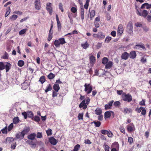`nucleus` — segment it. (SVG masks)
Instances as JSON below:
<instances>
[{
  "mask_svg": "<svg viewBox=\"0 0 151 151\" xmlns=\"http://www.w3.org/2000/svg\"><path fill=\"white\" fill-rule=\"evenodd\" d=\"M127 130L129 132L134 131L135 130V127L133 123H131L127 126Z\"/></svg>",
  "mask_w": 151,
  "mask_h": 151,
  "instance_id": "6",
  "label": "nucleus"
},
{
  "mask_svg": "<svg viewBox=\"0 0 151 151\" xmlns=\"http://www.w3.org/2000/svg\"><path fill=\"white\" fill-rule=\"evenodd\" d=\"M135 25L137 27H141L142 26V24L140 23L137 22L135 24Z\"/></svg>",
  "mask_w": 151,
  "mask_h": 151,
  "instance_id": "58",
  "label": "nucleus"
},
{
  "mask_svg": "<svg viewBox=\"0 0 151 151\" xmlns=\"http://www.w3.org/2000/svg\"><path fill=\"white\" fill-rule=\"evenodd\" d=\"M27 30L26 29H23L19 32V35H22L24 34Z\"/></svg>",
  "mask_w": 151,
  "mask_h": 151,
  "instance_id": "46",
  "label": "nucleus"
},
{
  "mask_svg": "<svg viewBox=\"0 0 151 151\" xmlns=\"http://www.w3.org/2000/svg\"><path fill=\"white\" fill-rule=\"evenodd\" d=\"M58 30L60 31L61 29V26L60 22H57Z\"/></svg>",
  "mask_w": 151,
  "mask_h": 151,
  "instance_id": "57",
  "label": "nucleus"
},
{
  "mask_svg": "<svg viewBox=\"0 0 151 151\" xmlns=\"http://www.w3.org/2000/svg\"><path fill=\"white\" fill-rule=\"evenodd\" d=\"M24 62L22 60H19L18 62V65L19 66L22 67L24 65Z\"/></svg>",
  "mask_w": 151,
  "mask_h": 151,
  "instance_id": "42",
  "label": "nucleus"
},
{
  "mask_svg": "<svg viewBox=\"0 0 151 151\" xmlns=\"http://www.w3.org/2000/svg\"><path fill=\"white\" fill-rule=\"evenodd\" d=\"M112 62L111 61H109L106 64L105 66L106 68L107 69H109L112 67Z\"/></svg>",
  "mask_w": 151,
  "mask_h": 151,
  "instance_id": "23",
  "label": "nucleus"
},
{
  "mask_svg": "<svg viewBox=\"0 0 151 151\" xmlns=\"http://www.w3.org/2000/svg\"><path fill=\"white\" fill-rule=\"evenodd\" d=\"M42 134L41 132H38L37 133V137L38 138H41L42 137Z\"/></svg>",
  "mask_w": 151,
  "mask_h": 151,
  "instance_id": "59",
  "label": "nucleus"
},
{
  "mask_svg": "<svg viewBox=\"0 0 151 151\" xmlns=\"http://www.w3.org/2000/svg\"><path fill=\"white\" fill-rule=\"evenodd\" d=\"M34 3L35 9L38 10L40 9L41 7L40 0H35Z\"/></svg>",
  "mask_w": 151,
  "mask_h": 151,
  "instance_id": "7",
  "label": "nucleus"
},
{
  "mask_svg": "<svg viewBox=\"0 0 151 151\" xmlns=\"http://www.w3.org/2000/svg\"><path fill=\"white\" fill-rule=\"evenodd\" d=\"M84 86L85 87L84 91L87 94H89L91 93L92 90V86L90 84L86 83Z\"/></svg>",
  "mask_w": 151,
  "mask_h": 151,
  "instance_id": "3",
  "label": "nucleus"
},
{
  "mask_svg": "<svg viewBox=\"0 0 151 151\" xmlns=\"http://www.w3.org/2000/svg\"><path fill=\"white\" fill-rule=\"evenodd\" d=\"M133 27L132 25V22H129L128 24L127 27V32L130 34H133Z\"/></svg>",
  "mask_w": 151,
  "mask_h": 151,
  "instance_id": "4",
  "label": "nucleus"
},
{
  "mask_svg": "<svg viewBox=\"0 0 151 151\" xmlns=\"http://www.w3.org/2000/svg\"><path fill=\"white\" fill-rule=\"evenodd\" d=\"M111 37L109 36H107L106 37L105 39V42L108 43L111 40Z\"/></svg>",
  "mask_w": 151,
  "mask_h": 151,
  "instance_id": "44",
  "label": "nucleus"
},
{
  "mask_svg": "<svg viewBox=\"0 0 151 151\" xmlns=\"http://www.w3.org/2000/svg\"><path fill=\"white\" fill-rule=\"evenodd\" d=\"M129 56V54L127 52H125L122 54L121 57L122 59L126 60L127 59Z\"/></svg>",
  "mask_w": 151,
  "mask_h": 151,
  "instance_id": "13",
  "label": "nucleus"
},
{
  "mask_svg": "<svg viewBox=\"0 0 151 151\" xmlns=\"http://www.w3.org/2000/svg\"><path fill=\"white\" fill-rule=\"evenodd\" d=\"M104 150L105 151H109L110 148L107 145H105L104 146Z\"/></svg>",
  "mask_w": 151,
  "mask_h": 151,
  "instance_id": "63",
  "label": "nucleus"
},
{
  "mask_svg": "<svg viewBox=\"0 0 151 151\" xmlns=\"http://www.w3.org/2000/svg\"><path fill=\"white\" fill-rule=\"evenodd\" d=\"M108 130H102L101 131V133L103 134H107Z\"/></svg>",
  "mask_w": 151,
  "mask_h": 151,
  "instance_id": "61",
  "label": "nucleus"
},
{
  "mask_svg": "<svg viewBox=\"0 0 151 151\" xmlns=\"http://www.w3.org/2000/svg\"><path fill=\"white\" fill-rule=\"evenodd\" d=\"M93 123L95 124V126L96 127H99L101 124V122L99 121H94Z\"/></svg>",
  "mask_w": 151,
  "mask_h": 151,
  "instance_id": "47",
  "label": "nucleus"
},
{
  "mask_svg": "<svg viewBox=\"0 0 151 151\" xmlns=\"http://www.w3.org/2000/svg\"><path fill=\"white\" fill-rule=\"evenodd\" d=\"M141 108L142 109L141 110V114L143 115H145L146 113V110L145 109L142 107H141Z\"/></svg>",
  "mask_w": 151,
  "mask_h": 151,
  "instance_id": "52",
  "label": "nucleus"
},
{
  "mask_svg": "<svg viewBox=\"0 0 151 151\" xmlns=\"http://www.w3.org/2000/svg\"><path fill=\"white\" fill-rule=\"evenodd\" d=\"M11 66V65L9 62H7L6 64L5 65V68L6 72H7L9 70Z\"/></svg>",
  "mask_w": 151,
  "mask_h": 151,
  "instance_id": "24",
  "label": "nucleus"
},
{
  "mask_svg": "<svg viewBox=\"0 0 151 151\" xmlns=\"http://www.w3.org/2000/svg\"><path fill=\"white\" fill-rule=\"evenodd\" d=\"M128 141L130 144H132L133 142V139L132 137H128Z\"/></svg>",
  "mask_w": 151,
  "mask_h": 151,
  "instance_id": "60",
  "label": "nucleus"
},
{
  "mask_svg": "<svg viewBox=\"0 0 151 151\" xmlns=\"http://www.w3.org/2000/svg\"><path fill=\"white\" fill-rule=\"evenodd\" d=\"M132 112V109L130 108L126 107L124 108V113L125 114H129Z\"/></svg>",
  "mask_w": 151,
  "mask_h": 151,
  "instance_id": "29",
  "label": "nucleus"
},
{
  "mask_svg": "<svg viewBox=\"0 0 151 151\" xmlns=\"http://www.w3.org/2000/svg\"><path fill=\"white\" fill-rule=\"evenodd\" d=\"M15 139V138L14 139L12 137H7L6 139V143H10Z\"/></svg>",
  "mask_w": 151,
  "mask_h": 151,
  "instance_id": "25",
  "label": "nucleus"
},
{
  "mask_svg": "<svg viewBox=\"0 0 151 151\" xmlns=\"http://www.w3.org/2000/svg\"><path fill=\"white\" fill-rule=\"evenodd\" d=\"M46 9L49 13L51 15L53 11L52 4L50 3H47L46 4Z\"/></svg>",
  "mask_w": 151,
  "mask_h": 151,
  "instance_id": "5",
  "label": "nucleus"
},
{
  "mask_svg": "<svg viewBox=\"0 0 151 151\" xmlns=\"http://www.w3.org/2000/svg\"><path fill=\"white\" fill-rule=\"evenodd\" d=\"M55 75L54 74L50 73L49 75L48 76V78L50 79H52L54 78Z\"/></svg>",
  "mask_w": 151,
  "mask_h": 151,
  "instance_id": "45",
  "label": "nucleus"
},
{
  "mask_svg": "<svg viewBox=\"0 0 151 151\" xmlns=\"http://www.w3.org/2000/svg\"><path fill=\"white\" fill-rule=\"evenodd\" d=\"M90 63L93 65L96 62L95 58L93 55H91L90 57Z\"/></svg>",
  "mask_w": 151,
  "mask_h": 151,
  "instance_id": "17",
  "label": "nucleus"
},
{
  "mask_svg": "<svg viewBox=\"0 0 151 151\" xmlns=\"http://www.w3.org/2000/svg\"><path fill=\"white\" fill-rule=\"evenodd\" d=\"M36 136V134L35 133H34L28 135L27 138L28 139L33 141L35 139Z\"/></svg>",
  "mask_w": 151,
  "mask_h": 151,
  "instance_id": "11",
  "label": "nucleus"
},
{
  "mask_svg": "<svg viewBox=\"0 0 151 151\" xmlns=\"http://www.w3.org/2000/svg\"><path fill=\"white\" fill-rule=\"evenodd\" d=\"M52 32H50V30L49 31L48 37L47 40L49 41H50L52 38Z\"/></svg>",
  "mask_w": 151,
  "mask_h": 151,
  "instance_id": "38",
  "label": "nucleus"
},
{
  "mask_svg": "<svg viewBox=\"0 0 151 151\" xmlns=\"http://www.w3.org/2000/svg\"><path fill=\"white\" fill-rule=\"evenodd\" d=\"M146 19L148 22H151V15H148Z\"/></svg>",
  "mask_w": 151,
  "mask_h": 151,
  "instance_id": "64",
  "label": "nucleus"
},
{
  "mask_svg": "<svg viewBox=\"0 0 151 151\" xmlns=\"http://www.w3.org/2000/svg\"><path fill=\"white\" fill-rule=\"evenodd\" d=\"M114 102V101L112 100L110 101L108 104H107L105 105V108L106 110H107L110 109L111 108V106H112V104Z\"/></svg>",
  "mask_w": 151,
  "mask_h": 151,
  "instance_id": "16",
  "label": "nucleus"
},
{
  "mask_svg": "<svg viewBox=\"0 0 151 151\" xmlns=\"http://www.w3.org/2000/svg\"><path fill=\"white\" fill-rule=\"evenodd\" d=\"M60 44L63 45L66 43L64 38H60L58 39Z\"/></svg>",
  "mask_w": 151,
  "mask_h": 151,
  "instance_id": "36",
  "label": "nucleus"
},
{
  "mask_svg": "<svg viewBox=\"0 0 151 151\" xmlns=\"http://www.w3.org/2000/svg\"><path fill=\"white\" fill-rule=\"evenodd\" d=\"M130 58L131 59H134L135 58L136 56V54L135 51H131L129 54Z\"/></svg>",
  "mask_w": 151,
  "mask_h": 151,
  "instance_id": "15",
  "label": "nucleus"
},
{
  "mask_svg": "<svg viewBox=\"0 0 151 151\" xmlns=\"http://www.w3.org/2000/svg\"><path fill=\"white\" fill-rule=\"evenodd\" d=\"M139 48H141L143 49H145V48L144 45L142 44L140 45H137L135 46V47H134V48L137 49H139Z\"/></svg>",
  "mask_w": 151,
  "mask_h": 151,
  "instance_id": "22",
  "label": "nucleus"
},
{
  "mask_svg": "<svg viewBox=\"0 0 151 151\" xmlns=\"http://www.w3.org/2000/svg\"><path fill=\"white\" fill-rule=\"evenodd\" d=\"M119 130L123 134H125V131L124 128L122 126H120L119 127Z\"/></svg>",
  "mask_w": 151,
  "mask_h": 151,
  "instance_id": "50",
  "label": "nucleus"
},
{
  "mask_svg": "<svg viewBox=\"0 0 151 151\" xmlns=\"http://www.w3.org/2000/svg\"><path fill=\"white\" fill-rule=\"evenodd\" d=\"M29 86V84L27 82H24L21 85V88L23 90L27 89Z\"/></svg>",
  "mask_w": 151,
  "mask_h": 151,
  "instance_id": "18",
  "label": "nucleus"
},
{
  "mask_svg": "<svg viewBox=\"0 0 151 151\" xmlns=\"http://www.w3.org/2000/svg\"><path fill=\"white\" fill-rule=\"evenodd\" d=\"M22 115L24 116V119H26L27 117V112H23L22 114Z\"/></svg>",
  "mask_w": 151,
  "mask_h": 151,
  "instance_id": "62",
  "label": "nucleus"
},
{
  "mask_svg": "<svg viewBox=\"0 0 151 151\" xmlns=\"http://www.w3.org/2000/svg\"><path fill=\"white\" fill-rule=\"evenodd\" d=\"M111 114L114 115V113L112 111H107L104 114V118L105 119L106 118H109L110 117Z\"/></svg>",
  "mask_w": 151,
  "mask_h": 151,
  "instance_id": "8",
  "label": "nucleus"
},
{
  "mask_svg": "<svg viewBox=\"0 0 151 151\" xmlns=\"http://www.w3.org/2000/svg\"><path fill=\"white\" fill-rule=\"evenodd\" d=\"M34 120L37 122H39L40 120V118L37 116H35L33 118Z\"/></svg>",
  "mask_w": 151,
  "mask_h": 151,
  "instance_id": "54",
  "label": "nucleus"
},
{
  "mask_svg": "<svg viewBox=\"0 0 151 151\" xmlns=\"http://www.w3.org/2000/svg\"><path fill=\"white\" fill-rule=\"evenodd\" d=\"M7 127H6L4 128L1 130V131L3 133L6 134L7 133Z\"/></svg>",
  "mask_w": 151,
  "mask_h": 151,
  "instance_id": "56",
  "label": "nucleus"
},
{
  "mask_svg": "<svg viewBox=\"0 0 151 151\" xmlns=\"http://www.w3.org/2000/svg\"><path fill=\"white\" fill-rule=\"evenodd\" d=\"M13 124L12 123H11L8 127L7 129L8 131H10L13 128Z\"/></svg>",
  "mask_w": 151,
  "mask_h": 151,
  "instance_id": "55",
  "label": "nucleus"
},
{
  "mask_svg": "<svg viewBox=\"0 0 151 151\" xmlns=\"http://www.w3.org/2000/svg\"><path fill=\"white\" fill-rule=\"evenodd\" d=\"M49 141L52 145H55L57 143V140L54 137H52L49 138Z\"/></svg>",
  "mask_w": 151,
  "mask_h": 151,
  "instance_id": "12",
  "label": "nucleus"
},
{
  "mask_svg": "<svg viewBox=\"0 0 151 151\" xmlns=\"http://www.w3.org/2000/svg\"><path fill=\"white\" fill-rule=\"evenodd\" d=\"M95 113L97 115H101L102 114V110L99 108H97L95 111Z\"/></svg>",
  "mask_w": 151,
  "mask_h": 151,
  "instance_id": "20",
  "label": "nucleus"
},
{
  "mask_svg": "<svg viewBox=\"0 0 151 151\" xmlns=\"http://www.w3.org/2000/svg\"><path fill=\"white\" fill-rule=\"evenodd\" d=\"M95 15V12L93 10L91 11L90 13V18L91 20Z\"/></svg>",
  "mask_w": 151,
  "mask_h": 151,
  "instance_id": "33",
  "label": "nucleus"
},
{
  "mask_svg": "<svg viewBox=\"0 0 151 151\" xmlns=\"http://www.w3.org/2000/svg\"><path fill=\"white\" fill-rule=\"evenodd\" d=\"M10 7H7L6 13L5 15V17H7L10 14Z\"/></svg>",
  "mask_w": 151,
  "mask_h": 151,
  "instance_id": "35",
  "label": "nucleus"
},
{
  "mask_svg": "<svg viewBox=\"0 0 151 151\" xmlns=\"http://www.w3.org/2000/svg\"><path fill=\"white\" fill-rule=\"evenodd\" d=\"M87 105L85 103V100H83L79 105V107L80 108H83V109H86L87 107Z\"/></svg>",
  "mask_w": 151,
  "mask_h": 151,
  "instance_id": "9",
  "label": "nucleus"
},
{
  "mask_svg": "<svg viewBox=\"0 0 151 151\" xmlns=\"http://www.w3.org/2000/svg\"><path fill=\"white\" fill-rule=\"evenodd\" d=\"M148 14V12L146 10H144L142 13V16L144 17V18L146 17L147 16Z\"/></svg>",
  "mask_w": 151,
  "mask_h": 151,
  "instance_id": "30",
  "label": "nucleus"
},
{
  "mask_svg": "<svg viewBox=\"0 0 151 151\" xmlns=\"http://www.w3.org/2000/svg\"><path fill=\"white\" fill-rule=\"evenodd\" d=\"M80 147V146L79 144H77L74 147L73 150L71 151H78Z\"/></svg>",
  "mask_w": 151,
  "mask_h": 151,
  "instance_id": "40",
  "label": "nucleus"
},
{
  "mask_svg": "<svg viewBox=\"0 0 151 151\" xmlns=\"http://www.w3.org/2000/svg\"><path fill=\"white\" fill-rule=\"evenodd\" d=\"M93 36L95 38H97L99 40H103L105 37V35L102 32H99L97 34H94Z\"/></svg>",
  "mask_w": 151,
  "mask_h": 151,
  "instance_id": "1",
  "label": "nucleus"
},
{
  "mask_svg": "<svg viewBox=\"0 0 151 151\" xmlns=\"http://www.w3.org/2000/svg\"><path fill=\"white\" fill-rule=\"evenodd\" d=\"M5 68V66L2 62H0V70H3Z\"/></svg>",
  "mask_w": 151,
  "mask_h": 151,
  "instance_id": "49",
  "label": "nucleus"
},
{
  "mask_svg": "<svg viewBox=\"0 0 151 151\" xmlns=\"http://www.w3.org/2000/svg\"><path fill=\"white\" fill-rule=\"evenodd\" d=\"M108 59L106 57L104 58L102 60V63L104 64H106L108 62Z\"/></svg>",
  "mask_w": 151,
  "mask_h": 151,
  "instance_id": "37",
  "label": "nucleus"
},
{
  "mask_svg": "<svg viewBox=\"0 0 151 151\" xmlns=\"http://www.w3.org/2000/svg\"><path fill=\"white\" fill-rule=\"evenodd\" d=\"M18 16L17 15L15 14L12 15L11 16L10 19H11L12 21H14L17 18Z\"/></svg>",
  "mask_w": 151,
  "mask_h": 151,
  "instance_id": "39",
  "label": "nucleus"
},
{
  "mask_svg": "<svg viewBox=\"0 0 151 151\" xmlns=\"http://www.w3.org/2000/svg\"><path fill=\"white\" fill-rule=\"evenodd\" d=\"M45 81V78L44 76H41L39 80V81L42 83H43Z\"/></svg>",
  "mask_w": 151,
  "mask_h": 151,
  "instance_id": "43",
  "label": "nucleus"
},
{
  "mask_svg": "<svg viewBox=\"0 0 151 151\" xmlns=\"http://www.w3.org/2000/svg\"><path fill=\"white\" fill-rule=\"evenodd\" d=\"M30 128L29 127H26L24 128L23 131L21 132V133L22 134L23 136H24L27 134L29 131Z\"/></svg>",
  "mask_w": 151,
  "mask_h": 151,
  "instance_id": "14",
  "label": "nucleus"
},
{
  "mask_svg": "<svg viewBox=\"0 0 151 151\" xmlns=\"http://www.w3.org/2000/svg\"><path fill=\"white\" fill-rule=\"evenodd\" d=\"M111 148H115L117 149L118 150L119 149V145L118 143L117 142H114L112 145Z\"/></svg>",
  "mask_w": 151,
  "mask_h": 151,
  "instance_id": "21",
  "label": "nucleus"
},
{
  "mask_svg": "<svg viewBox=\"0 0 151 151\" xmlns=\"http://www.w3.org/2000/svg\"><path fill=\"white\" fill-rule=\"evenodd\" d=\"M122 98L124 101L129 102L131 101L132 100V96L129 94H127L125 93H123L122 94Z\"/></svg>",
  "mask_w": 151,
  "mask_h": 151,
  "instance_id": "2",
  "label": "nucleus"
},
{
  "mask_svg": "<svg viewBox=\"0 0 151 151\" xmlns=\"http://www.w3.org/2000/svg\"><path fill=\"white\" fill-rule=\"evenodd\" d=\"M52 89V88L50 84H49L47 86L45 90V91L46 92H47L51 91Z\"/></svg>",
  "mask_w": 151,
  "mask_h": 151,
  "instance_id": "34",
  "label": "nucleus"
},
{
  "mask_svg": "<svg viewBox=\"0 0 151 151\" xmlns=\"http://www.w3.org/2000/svg\"><path fill=\"white\" fill-rule=\"evenodd\" d=\"M47 135L48 136H50L52 134V130L50 129H49L47 130L46 131Z\"/></svg>",
  "mask_w": 151,
  "mask_h": 151,
  "instance_id": "51",
  "label": "nucleus"
},
{
  "mask_svg": "<svg viewBox=\"0 0 151 151\" xmlns=\"http://www.w3.org/2000/svg\"><path fill=\"white\" fill-rule=\"evenodd\" d=\"M54 89L56 91L58 92L60 89L59 85L57 84H55L53 86Z\"/></svg>",
  "mask_w": 151,
  "mask_h": 151,
  "instance_id": "28",
  "label": "nucleus"
},
{
  "mask_svg": "<svg viewBox=\"0 0 151 151\" xmlns=\"http://www.w3.org/2000/svg\"><path fill=\"white\" fill-rule=\"evenodd\" d=\"M107 134L109 137H112L113 136V134L110 130H108Z\"/></svg>",
  "mask_w": 151,
  "mask_h": 151,
  "instance_id": "53",
  "label": "nucleus"
},
{
  "mask_svg": "<svg viewBox=\"0 0 151 151\" xmlns=\"http://www.w3.org/2000/svg\"><path fill=\"white\" fill-rule=\"evenodd\" d=\"M60 44L59 40H56L54 41V45L56 47H59L60 46Z\"/></svg>",
  "mask_w": 151,
  "mask_h": 151,
  "instance_id": "32",
  "label": "nucleus"
},
{
  "mask_svg": "<svg viewBox=\"0 0 151 151\" xmlns=\"http://www.w3.org/2000/svg\"><path fill=\"white\" fill-rule=\"evenodd\" d=\"M83 113H79L78 116V118L79 120H82L83 119Z\"/></svg>",
  "mask_w": 151,
  "mask_h": 151,
  "instance_id": "48",
  "label": "nucleus"
},
{
  "mask_svg": "<svg viewBox=\"0 0 151 151\" xmlns=\"http://www.w3.org/2000/svg\"><path fill=\"white\" fill-rule=\"evenodd\" d=\"M19 121V119L18 117H14L13 119V123L15 124L18 123Z\"/></svg>",
  "mask_w": 151,
  "mask_h": 151,
  "instance_id": "41",
  "label": "nucleus"
},
{
  "mask_svg": "<svg viewBox=\"0 0 151 151\" xmlns=\"http://www.w3.org/2000/svg\"><path fill=\"white\" fill-rule=\"evenodd\" d=\"M27 113L28 117L33 119V112L31 111H28L27 112Z\"/></svg>",
  "mask_w": 151,
  "mask_h": 151,
  "instance_id": "31",
  "label": "nucleus"
},
{
  "mask_svg": "<svg viewBox=\"0 0 151 151\" xmlns=\"http://www.w3.org/2000/svg\"><path fill=\"white\" fill-rule=\"evenodd\" d=\"M123 27L121 24L119 25L118 28L117 33L119 35H121L123 32Z\"/></svg>",
  "mask_w": 151,
  "mask_h": 151,
  "instance_id": "10",
  "label": "nucleus"
},
{
  "mask_svg": "<svg viewBox=\"0 0 151 151\" xmlns=\"http://www.w3.org/2000/svg\"><path fill=\"white\" fill-rule=\"evenodd\" d=\"M81 46L83 47V48L86 49L89 46V44L86 41V42L82 44Z\"/></svg>",
  "mask_w": 151,
  "mask_h": 151,
  "instance_id": "27",
  "label": "nucleus"
},
{
  "mask_svg": "<svg viewBox=\"0 0 151 151\" xmlns=\"http://www.w3.org/2000/svg\"><path fill=\"white\" fill-rule=\"evenodd\" d=\"M84 10L83 8H81V19L83 20L84 17Z\"/></svg>",
  "mask_w": 151,
  "mask_h": 151,
  "instance_id": "26",
  "label": "nucleus"
},
{
  "mask_svg": "<svg viewBox=\"0 0 151 151\" xmlns=\"http://www.w3.org/2000/svg\"><path fill=\"white\" fill-rule=\"evenodd\" d=\"M24 136H23L21 132L16 134V138L19 139L20 140H21L24 138Z\"/></svg>",
  "mask_w": 151,
  "mask_h": 151,
  "instance_id": "19",
  "label": "nucleus"
}]
</instances>
